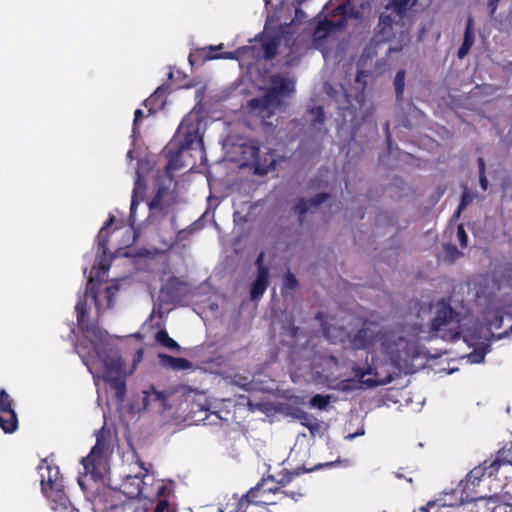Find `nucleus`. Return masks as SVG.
Masks as SVG:
<instances>
[{
	"instance_id": "obj_1",
	"label": "nucleus",
	"mask_w": 512,
	"mask_h": 512,
	"mask_svg": "<svg viewBox=\"0 0 512 512\" xmlns=\"http://www.w3.org/2000/svg\"><path fill=\"white\" fill-rule=\"evenodd\" d=\"M97 286H99L98 282H95L93 279L88 280L85 293L82 297H79L75 306L77 321L82 329H86L87 332L91 333V344L97 358L104 365V374H119L123 369L124 362L122 361L118 351L115 349V346L110 342L108 333L105 330L94 325H89L86 322L89 310V306L87 304L88 299H91L94 302L97 311H100L98 293L96 291Z\"/></svg>"
},
{
	"instance_id": "obj_2",
	"label": "nucleus",
	"mask_w": 512,
	"mask_h": 512,
	"mask_svg": "<svg viewBox=\"0 0 512 512\" xmlns=\"http://www.w3.org/2000/svg\"><path fill=\"white\" fill-rule=\"evenodd\" d=\"M257 44L251 46H243L232 52H225L216 54V51L223 48V44L219 45H208L203 48H198L190 52L188 60L191 66H194L198 62L209 61L214 59H238L245 53H251L252 57L256 59L271 60L277 54L278 42L275 38H265L260 36L255 37Z\"/></svg>"
},
{
	"instance_id": "obj_3",
	"label": "nucleus",
	"mask_w": 512,
	"mask_h": 512,
	"mask_svg": "<svg viewBox=\"0 0 512 512\" xmlns=\"http://www.w3.org/2000/svg\"><path fill=\"white\" fill-rule=\"evenodd\" d=\"M431 314L429 332L433 337H439L445 341H457L460 339V314L450 305V302L441 299L435 303L421 306L418 317Z\"/></svg>"
},
{
	"instance_id": "obj_4",
	"label": "nucleus",
	"mask_w": 512,
	"mask_h": 512,
	"mask_svg": "<svg viewBox=\"0 0 512 512\" xmlns=\"http://www.w3.org/2000/svg\"><path fill=\"white\" fill-rule=\"evenodd\" d=\"M38 472L41 477V490L44 496L50 503V509L54 512H79V510L72 506L68 496L65 494L63 488V478L60 475V470L57 466L47 464L43 460L38 465Z\"/></svg>"
},
{
	"instance_id": "obj_5",
	"label": "nucleus",
	"mask_w": 512,
	"mask_h": 512,
	"mask_svg": "<svg viewBox=\"0 0 512 512\" xmlns=\"http://www.w3.org/2000/svg\"><path fill=\"white\" fill-rule=\"evenodd\" d=\"M294 81L287 75L276 74L270 79L269 87L258 97L249 100L252 110H258L263 118L270 117L283 103V98L293 94Z\"/></svg>"
},
{
	"instance_id": "obj_6",
	"label": "nucleus",
	"mask_w": 512,
	"mask_h": 512,
	"mask_svg": "<svg viewBox=\"0 0 512 512\" xmlns=\"http://www.w3.org/2000/svg\"><path fill=\"white\" fill-rule=\"evenodd\" d=\"M147 477L148 475L128 474L124 477L120 490L130 499H149L151 503L156 499L157 505L153 512H170L168 510L169 502L166 498L170 492V487L163 483H158L154 489L149 488L145 480Z\"/></svg>"
},
{
	"instance_id": "obj_7",
	"label": "nucleus",
	"mask_w": 512,
	"mask_h": 512,
	"mask_svg": "<svg viewBox=\"0 0 512 512\" xmlns=\"http://www.w3.org/2000/svg\"><path fill=\"white\" fill-rule=\"evenodd\" d=\"M381 348L399 369L408 368L420 355L419 347L414 341L408 340L396 332H385Z\"/></svg>"
},
{
	"instance_id": "obj_8",
	"label": "nucleus",
	"mask_w": 512,
	"mask_h": 512,
	"mask_svg": "<svg viewBox=\"0 0 512 512\" xmlns=\"http://www.w3.org/2000/svg\"><path fill=\"white\" fill-rule=\"evenodd\" d=\"M353 377L343 379L337 383V390L344 393L353 392L358 389H370L388 384L392 377L380 378L373 358L365 359L364 364L354 363L351 367Z\"/></svg>"
},
{
	"instance_id": "obj_9",
	"label": "nucleus",
	"mask_w": 512,
	"mask_h": 512,
	"mask_svg": "<svg viewBox=\"0 0 512 512\" xmlns=\"http://www.w3.org/2000/svg\"><path fill=\"white\" fill-rule=\"evenodd\" d=\"M360 18V12L351 0H342L337 4L330 15L317 22L313 31V42L319 43L327 39L332 33L342 30L348 19Z\"/></svg>"
},
{
	"instance_id": "obj_10",
	"label": "nucleus",
	"mask_w": 512,
	"mask_h": 512,
	"mask_svg": "<svg viewBox=\"0 0 512 512\" xmlns=\"http://www.w3.org/2000/svg\"><path fill=\"white\" fill-rule=\"evenodd\" d=\"M171 392L159 391L154 385L143 390L129 405V411L133 414H139L144 411H154L162 414L172 408L169 403Z\"/></svg>"
},
{
	"instance_id": "obj_11",
	"label": "nucleus",
	"mask_w": 512,
	"mask_h": 512,
	"mask_svg": "<svg viewBox=\"0 0 512 512\" xmlns=\"http://www.w3.org/2000/svg\"><path fill=\"white\" fill-rule=\"evenodd\" d=\"M384 334V329L378 323L364 322L361 327L350 332L348 338L351 348L354 350H365L367 352L366 359L369 360V355L371 357L374 356L370 349L378 342L382 343Z\"/></svg>"
},
{
	"instance_id": "obj_12",
	"label": "nucleus",
	"mask_w": 512,
	"mask_h": 512,
	"mask_svg": "<svg viewBox=\"0 0 512 512\" xmlns=\"http://www.w3.org/2000/svg\"><path fill=\"white\" fill-rule=\"evenodd\" d=\"M265 484V481L258 483L241 497L236 493L224 495L222 498H219L217 512H245L252 505L264 508L267 506L268 502L262 499H256V494Z\"/></svg>"
},
{
	"instance_id": "obj_13",
	"label": "nucleus",
	"mask_w": 512,
	"mask_h": 512,
	"mask_svg": "<svg viewBox=\"0 0 512 512\" xmlns=\"http://www.w3.org/2000/svg\"><path fill=\"white\" fill-rule=\"evenodd\" d=\"M464 490L465 489L462 488L459 491L456 489H453L450 491H444L435 500H441V502H445V503H447V505H437V508L438 509L445 508V507L454 508L458 505H466L471 502H475L477 507H480L478 505L479 503H483L484 508L490 512H495L497 507H500V508L503 507L504 509L507 508L506 504L505 505H497L499 502V496H497V495H493L488 498L482 497V496L476 497V498H468V496H466V497L463 496Z\"/></svg>"
},
{
	"instance_id": "obj_14",
	"label": "nucleus",
	"mask_w": 512,
	"mask_h": 512,
	"mask_svg": "<svg viewBox=\"0 0 512 512\" xmlns=\"http://www.w3.org/2000/svg\"><path fill=\"white\" fill-rule=\"evenodd\" d=\"M330 195L327 192H319L313 197H298L290 207V213L296 217L297 224L303 227L308 213H315L324 204Z\"/></svg>"
},
{
	"instance_id": "obj_15",
	"label": "nucleus",
	"mask_w": 512,
	"mask_h": 512,
	"mask_svg": "<svg viewBox=\"0 0 512 512\" xmlns=\"http://www.w3.org/2000/svg\"><path fill=\"white\" fill-rule=\"evenodd\" d=\"M115 222V217L110 214L103 226L99 230L96 236L97 242V256L96 261L92 269H97V276L100 274L104 275L108 272L110 264L107 262V243H108V232L107 229L112 226Z\"/></svg>"
},
{
	"instance_id": "obj_16",
	"label": "nucleus",
	"mask_w": 512,
	"mask_h": 512,
	"mask_svg": "<svg viewBox=\"0 0 512 512\" xmlns=\"http://www.w3.org/2000/svg\"><path fill=\"white\" fill-rule=\"evenodd\" d=\"M189 286L177 277H170L161 288V294L167 303H178L189 294Z\"/></svg>"
},
{
	"instance_id": "obj_17",
	"label": "nucleus",
	"mask_w": 512,
	"mask_h": 512,
	"mask_svg": "<svg viewBox=\"0 0 512 512\" xmlns=\"http://www.w3.org/2000/svg\"><path fill=\"white\" fill-rule=\"evenodd\" d=\"M505 321L508 322L507 328L501 334L498 339L507 336L512 331V302L494 310L491 318L488 319L489 327L491 330H499L504 326Z\"/></svg>"
},
{
	"instance_id": "obj_18",
	"label": "nucleus",
	"mask_w": 512,
	"mask_h": 512,
	"mask_svg": "<svg viewBox=\"0 0 512 512\" xmlns=\"http://www.w3.org/2000/svg\"><path fill=\"white\" fill-rule=\"evenodd\" d=\"M107 447V440L105 439L102 430H100L96 434L95 445L91 448L90 453L82 459V464L85 469H89L90 467L94 469L97 464H100Z\"/></svg>"
},
{
	"instance_id": "obj_19",
	"label": "nucleus",
	"mask_w": 512,
	"mask_h": 512,
	"mask_svg": "<svg viewBox=\"0 0 512 512\" xmlns=\"http://www.w3.org/2000/svg\"><path fill=\"white\" fill-rule=\"evenodd\" d=\"M169 93L170 84L163 83L156 88L150 97L144 100L143 104L148 109L149 114H155L158 110L164 109Z\"/></svg>"
},
{
	"instance_id": "obj_20",
	"label": "nucleus",
	"mask_w": 512,
	"mask_h": 512,
	"mask_svg": "<svg viewBox=\"0 0 512 512\" xmlns=\"http://www.w3.org/2000/svg\"><path fill=\"white\" fill-rule=\"evenodd\" d=\"M274 152L275 150L271 148H265V151H261L252 168L254 175L264 176L276 169L278 162L273 157Z\"/></svg>"
},
{
	"instance_id": "obj_21",
	"label": "nucleus",
	"mask_w": 512,
	"mask_h": 512,
	"mask_svg": "<svg viewBox=\"0 0 512 512\" xmlns=\"http://www.w3.org/2000/svg\"><path fill=\"white\" fill-rule=\"evenodd\" d=\"M137 178L134 182L133 193L131 197L130 203V215L129 222L130 225L133 226L136 222V211L139 203L144 200L146 185L144 179L141 177L140 173L137 171Z\"/></svg>"
},
{
	"instance_id": "obj_22",
	"label": "nucleus",
	"mask_w": 512,
	"mask_h": 512,
	"mask_svg": "<svg viewBox=\"0 0 512 512\" xmlns=\"http://www.w3.org/2000/svg\"><path fill=\"white\" fill-rule=\"evenodd\" d=\"M270 283V274L264 269L256 272L255 279L251 282L249 295L252 301H258L262 298Z\"/></svg>"
},
{
	"instance_id": "obj_23",
	"label": "nucleus",
	"mask_w": 512,
	"mask_h": 512,
	"mask_svg": "<svg viewBox=\"0 0 512 512\" xmlns=\"http://www.w3.org/2000/svg\"><path fill=\"white\" fill-rule=\"evenodd\" d=\"M395 21V17L392 14H380L376 27V38L378 39V43L389 42L391 40Z\"/></svg>"
},
{
	"instance_id": "obj_24",
	"label": "nucleus",
	"mask_w": 512,
	"mask_h": 512,
	"mask_svg": "<svg viewBox=\"0 0 512 512\" xmlns=\"http://www.w3.org/2000/svg\"><path fill=\"white\" fill-rule=\"evenodd\" d=\"M475 41L474 19L471 15L467 17L463 41L458 48L457 57L463 59L467 56Z\"/></svg>"
},
{
	"instance_id": "obj_25",
	"label": "nucleus",
	"mask_w": 512,
	"mask_h": 512,
	"mask_svg": "<svg viewBox=\"0 0 512 512\" xmlns=\"http://www.w3.org/2000/svg\"><path fill=\"white\" fill-rule=\"evenodd\" d=\"M335 464H336V462H327V463L317 464L313 468H310V469L302 466V467H298V468H296V469H294L292 471L285 470L281 474V477L276 480V483L279 484L280 486L284 487L285 485H287L291 481H293V479H295L296 477H298V476H300V475H302L304 473H308V472H311V471H316V470L322 469L324 467H332Z\"/></svg>"
},
{
	"instance_id": "obj_26",
	"label": "nucleus",
	"mask_w": 512,
	"mask_h": 512,
	"mask_svg": "<svg viewBox=\"0 0 512 512\" xmlns=\"http://www.w3.org/2000/svg\"><path fill=\"white\" fill-rule=\"evenodd\" d=\"M175 145L176 142H172L166 152L168 162L165 166V170L167 174H171L185 167V164L182 161V153L184 151L175 147Z\"/></svg>"
},
{
	"instance_id": "obj_27",
	"label": "nucleus",
	"mask_w": 512,
	"mask_h": 512,
	"mask_svg": "<svg viewBox=\"0 0 512 512\" xmlns=\"http://www.w3.org/2000/svg\"><path fill=\"white\" fill-rule=\"evenodd\" d=\"M261 153L260 144L257 140L251 139L241 145V154L245 165L253 168L257 158Z\"/></svg>"
},
{
	"instance_id": "obj_28",
	"label": "nucleus",
	"mask_w": 512,
	"mask_h": 512,
	"mask_svg": "<svg viewBox=\"0 0 512 512\" xmlns=\"http://www.w3.org/2000/svg\"><path fill=\"white\" fill-rule=\"evenodd\" d=\"M158 358L162 366L171 368L175 371L188 370L192 368V363L185 358L173 357L165 353H159Z\"/></svg>"
},
{
	"instance_id": "obj_29",
	"label": "nucleus",
	"mask_w": 512,
	"mask_h": 512,
	"mask_svg": "<svg viewBox=\"0 0 512 512\" xmlns=\"http://www.w3.org/2000/svg\"><path fill=\"white\" fill-rule=\"evenodd\" d=\"M105 382L110 383L111 387L115 390V398L118 401H123L126 393L125 381L119 375L103 374L101 377Z\"/></svg>"
},
{
	"instance_id": "obj_30",
	"label": "nucleus",
	"mask_w": 512,
	"mask_h": 512,
	"mask_svg": "<svg viewBox=\"0 0 512 512\" xmlns=\"http://www.w3.org/2000/svg\"><path fill=\"white\" fill-rule=\"evenodd\" d=\"M265 9L267 12L265 27L269 24L275 23L280 20V10L284 9V3L281 0H264Z\"/></svg>"
},
{
	"instance_id": "obj_31",
	"label": "nucleus",
	"mask_w": 512,
	"mask_h": 512,
	"mask_svg": "<svg viewBox=\"0 0 512 512\" xmlns=\"http://www.w3.org/2000/svg\"><path fill=\"white\" fill-rule=\"evenodd\" d=\"M19 427L16 411L6 412L0 415V428L6 434L14 433Z\"/></svg>"
},
{
	"instance_id": "obj_32",
	"label": "nucleus",
	"mask_w": 512,
	"mask_h": 512,
	"mask_svg": "<svg viewBox=\"0 0 512 512\" xmlns=\"http://www.w3.org/2000/svg\"><path fill=\"white\" fill-rule=\"evenodd\" d=\"M194 145H197L200 148H202L203 138L202 136H200L198 132L189 130L185 134L184 139L179 143H176L175 147L181 149L182 151H186L192 149Z\"/></svg>"
},
{
	"instance_id": "obj_33",
	"label": "nucleus",
	"mask_w": 512,
	"mask_h": 512,
	"mask_svg": "<svg viewBox=\"0 0 512 512\" xmlns=\"http://www.w3.org/2000/svg\"><path fill=\"white\" fill-rule=\"evenodd\" d=\"M491 345L487 342H482L474 347L473 351L465 356L467 361L471 364H480L484 362L485 356L490 352Z\"/></svg>"
},
{
	"instance_id": "obj_34",
	"label": "nucleus",
	"mask_w": 512,
	"mask_h": 512,
	"mask_svg": "<svg viewBox=\"0 0 512 512\" xmlns=\"http://www.w3.org/2000/svg\"><path fill=\"white\" fill-rule=\"evenodd\" d=\"M405 79H406V71L405 69H400L396 72L393 86L395 91V100L397 104H401L404 97L405 90Z\"/></svg>"
},
{
	"instance_id": "obj_35",
	"label": "nucleus",
	"mask_w": 512,
	"mask_h": 512,
	"mask_svg": "<svg viewBox=\"0 0 512 512\" xmlns=\"http://www.w3.org/2000/svg\"><path fill=\"white\" fill-rule=\"evenodd\" d=\"M308 121L314 130H320L321 126L325 122L324 109L319 106L308 111Z\"/></svg>"
},
{
	"instance_id": "obj_36",
	"label": "nucleus",
	"mask_w": 512,
	"mask_h": 512,
	"mask_svg": "<svg viewBox=\"0 0 512 512\" xmlns=\"http://www.w3.org/2000/svg\"><path fill=\"white\" fill-rule=\"evenodd\" d=\"M156 341L164 346L165 348L172 350V351H180L181 347L180 345L169 336L168 332L165 329L159 330L156 333Z\"/></svg>"
},
{
	"instance_id": "obj_37",
	"label": "nucleus",
	"mask_w": 512,
	"mask_h": 512,
	"mask_svg": "<svg viewBox=\"0 0 512 512\" xmlns=\"http://www.w3.org/2000/svg\"><path fill=\"white\" fill-rule=\"evenodd\" d=\"M485 475H487L486 461H484L481 465L473 468L468 473V475L466 476V482H465L463 488L464 489L468 488L470 482L474 485L476 482H479L482 479V477H484Z\"/></svg>"
},
{
	"instance_id": "obj_38",
	"label": "nucleus",
	"mask_w": 512,
	"mask_h": 512,
	"mask_svg": "<svg viewBox=\"0 0 512 512\" xmlns=\"http://www.w3.org/2000/svg\"><path fill=\"white\" fill-rule=\"evenodd\" d=\"M412 0H389L386 10H393L401 19L408 11Z\"/></svg>"
},
{
	"instance_id": "obj_39",
	"label": "nucleus",
	"mask_w": 512,
	"mask_h": 512,
	"mask_svg": "<svg viewBox=\"0 0 512 512\" xmlns=\"http://www.w3.org/2000/svg\"><path fill=\"white\" fill-rule=\"evenodd\" d=\"M265 481V485L260 489V491L256 494V499H262V500H265L268 502L267 505L269 504H273L274 502L272 501H269L267 498H266V494H270V493H277L279 492V488L276 487V486H269V482H274L275 479H274V476L272 475H269L267 478H264L262 479V481L260 483H263Z\"/></svg>"
},
{
	"instance_id": "obj_40",
	"label": "nucleus",
	"mask_w": 512,
	"mask_h": 512,
	"mask_svg": "<svg viewBox=\"0 0 512 512\" xmlns=\"http://www.w3.org/2000/svg\"><path fill=\"white\" fill-rule=\"evenodd\" d=\"M279 412H281L285 416L292 417L297 420H305L306 419V411L295 407L291 404H282L279 409Z\"/></svg>"
},
{
	"instance_id": "obj_41",
	"label": "nucleus",
	"mask_w": 512,
	"mask_h": 512,
	"mask_svg": "<svg viewBox=\"0 0 512 512\" xmlns=\"http://www.w3.org/2000/svg\"><path fill=\"white\" fill-rule=\"evenodd\" d=\"M121 281L115 280L105 289V298L107 301V308L111 309L115 305V297L120 291Z\"/></svg>"
},
{
	"instance_id": "obj_42",
	"label": "nucleus",
	"mask_w": 512,
	"mask_h": 512,
	"mask_svg": "<svg viewBox=\"0 0 512 512\" xmlns=\"http://www.w3.org/2000/svg\"><path fill=\"white\" fill-rule=\"evenodd\" d=\"M331 395L315 394L310 399V406L319 410H326L331 403Z\"/></svg>"
},
{
	"instance_id": "obj_43",
	"label": "nucleus",
	"mask_w": 512,
	"mask_h": 512,
	"mask_svg": "<svg viewBox=\"0 0 512 512\" xmlns=\"http://www.w3.org/2000/svg\"><path fill=\"white\" fill-rule=\"evenodd\" d=\"M462 194L460 197V209H466L477 197V193L473 192L466 184H462Z\"/></svg>"
},
{
	"instance_id": "obj_44",
	"label": "nucleus",
	"mask_w": 512,
	"mask_h": 512,
	"mask_svg": "<svg viewBox=\"0 0 512 512\" xmlns=\"http://www.w3.org/2000/svg\"><path fill=\"white\" fill-rule=\"evenodd\" d=\"M15 411L14 401L5 389H0V415Z\"/></svg>"
},
{
	"instance_id": "obj_45",
	"label": "nucleus",
	"mask_w": 512,
	"mask_h": 512,
	"mask_svg": "<svg viewBox=\"0 0 512 512\" xmlns=\"http://www.w3.org/2000/svg\"><path fill=\"white\" fill-rule=\"evenodd\" d=\"M201 228L199 221H195L184 229L178 230L176 234V241L183 242L186 241L192 234L198 231Z\"/></svg>"
},
{
	"instance_id": "obj_46",
	"label": "nucleus",
	"mask_w": 512,
	"mask_h": 512,
	"mask_svg": "<svg viewBox=\"0 0 512 512\" xmlns=\"http://www.w3.org/2000/svg\"><path fill=\"white\" fill-rule=\"evenodd\" d=\"M443 249L445 253V261L450 264L454 263L458 258L463 256V252H461L454 244H445Z\"/></svg>"
},
{
	"instance_id": "obj_47",
	"label": "nucleus",
	"mask_w": 512,
	"mask_h": 512,
	"mask_svg": "<svg viewBox=\"0 0 512 512\" xmlns=\"http://www.w3.org/2000/svg\"><path fill=\"white\" fill-rule=\"evenodd\" d=\"M298 330L299 328L295 326L294 321L291 319V317L286 316L285 321L281 326V333L293 340L297 336Z\"/></svg>"
},
{
	"instance_id": "obj_48",
	"label": "nucleus",
	"mask_w": 512,
	"mask_h": 512,
	"mask_svg": "<svg viewBox=\"0 0 512 512\" xmlns=\"http://www.w3.org/2000/svg\"><path fill=\"white\" fill-rule=\"evenodd\" d=\"M233 384L243 388L245 391H251L253 387V378L250 376H239L235 375Z\"/></svg>"
},
{
	"instance_id": "obj_49",
	"label": "nucleus",
	"mask_w": 512,
	"mask_h": 512,
	"mask_svg": "<svg viewBox=\"0 0 512 512\" xmlns=\"http://www.w3.org/2000/svg\"><path fill=\"white\" fill-rule=\"evenodd\" d=\"M298 286V280L294 274L287 272L283 276V290H294Z\"/></svg>"
},
{
	"instance_id": "obj_50",
	"label": "nucleus",
	"mask_w": 512,
	"mask_h": 512,
	"mask_svg": "<svg viewBox=\"0 0 512 512\" xmlns=\"http://www.w3.org/2000/svg\"><path fill=\"white\" fill-rule=\"evenodd\" d=\"M456 237H457V239L459 241L460 246L462 248H466L467 245H468V235L466 233V230H465L463 224H459L457 226Z\"/></svg>"
},
{
	"instance_id": "obj_51",
	"label": "nucleus",
	"mask_w": 512,
	"mask_h": 512,
	"mask_svg": "<svg viewBox=\"0 0 512 512\" xmlns=\"http://www.w3.org/2000/svg\"><path fill=\"white\" fill-rule=\"evenodd\" d=\"M502 464H503V462L500 459H495V460L491 461L489 464L486 461L487 476L490 478L494 474H496Z\"/></svg>"
},
{
	"instance_id": "obj_52",
	"label": "nucleus",
	"mask_w": 512,
	"mask_h": 512,
	"mask_svg": "<svg viewBox=\"0 0 512 512\" xmlns=\"http://www.w3.org/2000/svg\"><path fill=\"white\" fill-rule=\"evenodd\" d=\"M165 192H166V188H164V187H160V188L157 190V192H156V194H155L154 198H153V199L151 200V202L149 203V207H150V209H154V208H158V207H160V205H161V199H162V197H163V195H164V193H165Z\"/></svg>"
},
{
	"instance_id": "obj_53",
	"label": "nucleus",
	"mask_w": 512,
	"mask_h": 512,
	"mask_svg": "<svg viewBox=\"0 0 512 512\" xmlns=\"http://www.w3.org/2000/svg\"><path fill=\"white\" fill-rule=\"evenodd\" d=\"M390 122L389 121H386L385 125H384V130H385V137H386V142H387V149L389 152H392L393 149H397V145H394L393 141H392V136H391V133H390Z\"/></svg>"
},
{
	"instance_id": "obj_54",
	"label": "nucleus",
	"mask_w": 512,
	"mask_h": 512,
	"mask_svg": "<svg viewBox=\"0 0 512 512\" xmlns=\"http://www.w3.org/2000/svg\"><path fill=\"white\" fill-rule=\"evenodd\" d=\"M437 505H447V503L433 499L428 501L426 505L420 506L418 512H429L431 509L437 508Z\"/></svg>"
},
{
	"instance_id": "obj_55",
	"label": "nucleus",
	"mask_w": 512,
	"mask_h": 512,
	"mask_svg": "<svg viewBox=\"0 0 512 512\" xmlns=\"http://www.w3.org/2000/svg\"><path fill=\"white\" fill-rule=\"evenodd\" d=\"M264 258L265 254L263 252H260L255 260L257 272H259L261 269H264L267 273H269V268L264 265Z\"/></svg>"
},
{
	"instance_id": "obj_56",
	"label": "nucleus",
	"mask_w": 512,
	"mask_h": 512,
	"mask_svg": "<svg viewBox=\"0 0 512 512\" xmlns=\"http://www.w3.org/2000/svg\"><path fill=\"white\" fill-rule=\"evenodd\" d=\"M144 112L141 109H136L134 112V120H133V135L136 134V131L138 129V123L143 118Z\"/></svg>"
},
{
	"instance_id": "obj_57",
	"label": "nucleus",
	"mask_w": 512,
	"mask_h": 512,
	"mask_svg": "<svg viewBox=\"0 0 512 512\" xmlns=\"http://www.w3.org/2000/svg\"><path fill=\"white\" fill-rule=\"evenodd\" d=\"M313 423L307 425V428L311 434V436H316L317 434L320 433V429H321V423L317 421V419H313Z\"/></svg>"
},
{
	"instance_id": "obj_58",
	"label": "nucleus",
	"mask_w": 512,
	"mask_h": 512,
	"mask_svg": "<svg viewBox=\"0 0 512 512\" xmlns=\"http://www.w3.org/2000/svg\"><path fill=\"white\" fill-rule=\"evenodd\" d=\"M500 0H488L487 1V10L489 16L492 18L497 11Z\"/></svg>"
},
{
	"instance_id": "obj_59",
	"label": "nucleus",
	"mask_w": 512,
	"mask_h": 512,
	"mask_svg": "<svg viewBox=\"0 0 512 512\" xmlns=\"http://www.w3.org/2000/svg\"><path fill=\"white\" fill-rule=\"evenodd\" d=\"M81 358H82L83 364L87 367L88 371L93 376L94 383L97 385L98 380L100 379V376L94 373V371H93L92 367L90 366V364H89L88 360L86 359V357L81 356Z\"/></svg>"
},
{
	"instance_id": "obj_60",
	"label": "nucleus",
	"mask_w": 512,
	"mask_h": 512,
	"mask_svg": "<svg viewBox=\"0 0 512 512\" xmlns=\"http://www.w3.org/2000/svg\"><path fill=\"white\" fill-rule=\"evenodd\" d=\"M403 50V45L400 43H397L395 45H389V47L386 50V54H392V53H399Z\"/></svg>"
},
{
	"instance_id": "obj_61",
	"label": "nucleus",
	"mask_w": 512,
	"mask_h": 512,
	"mask_svg": "<svg viewBox=\"0 0 512 512\" xmlns=\"http://www.w3.org/2000/svg\"><path fill=\"white\" fill-rule=\"evenodd\" d=\"M479 176V185L483 191H487L489 188V181L486 177V174L478 175Z\"/></svg>"
},
{
	"instance_id": "obj_62",
	"label": "nucleus",
	"mask_w": 512,
	"mask_h": 512,
	"mask_svg": "<svg viewBox=\"0 0 512 512\" xmlns=\"http://www.w3.org/2000/svg\"><path fill=\"white\" fill-rule=\"evenodd\" d=\"M478 175L486 174V163L483 157L477 159Z\"/></svg>"
},
{
	"instance_id": "obj_63",
	"label": "nucleus",
	"mask_w": 512,
	"mask_h": 512,
	"mask_svg": "<svg viewBox=\"0 0 512 512\" xmlns=\"http://www.w3.org/2000/svg\"><path fill=\"white\" fill-rule=\"evenodd\" d=\"M365 434V429L364 427H361L360 429H358L355 433H351V434H348L345 438L347 440H354L355 438L359 437V436H362Z\"/></svg>"
},
{
	"instance_id": "obj_64",
	"label": "nucleus",
	"mask_w": 512,
	"mask_h": 512,
	"mask_svg": "<svg viewBox=\"0 0 512 512\" xmlns=\"http://www.w3.org/2000/svg\"><path fill=\"white\" fill-rule=\"evenodd\" d=\"M294 12H295V17L292 20V22H294L295 20L299 21L305 16V13L302 11L301 8H298V7L294 8Z\"/></svg>"
}]
</instances>
